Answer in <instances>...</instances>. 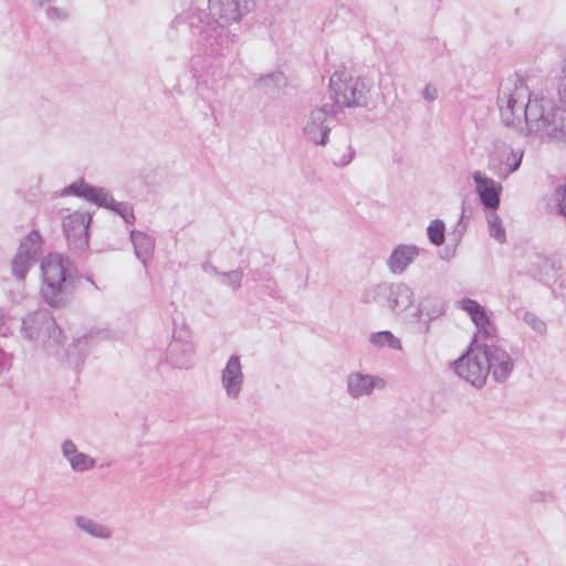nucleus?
Wrapping results in <instances>:
<instances>
[{"mask_svg": "<svg viewBox=\"0 0 566 566\" xmlns=\"http://www.w3.org/2000/svg\"><path fill=\"white\" fill-rule=\"evenodd\" d=\"M453 366L459 377L472 386L482 387L490 371L497 380L505 379L512 371L513 361L505 350L496 346L480 345L474 339Z\"/></svg>", "mask_w": 566, "mask_h": 566, "instance_id": "obj_1", "label": "nucleus"}, {"mask_svg": "<svg viewBox=\"0 0 566 566\" xmlns=\"http://www.w3.org/2000/svg\"><path fill=\"white\" fill-rule=\"evenodd\" d=\"M530 90L522 78H511L502 87L501 116L507 126H513L523 118L527 119Z\"/></svg>", "mask_w": 566, "mask_h": 566, "instance_id": "obj_2", "label": "nucleus"}, {"mask_svg": "<svg viewBox=\"0 0 566 566\" xmlns=\"http://www.w3.org/2000/svg\"><path fill=\"white\" fill-rule=\"evenodd\" d=\"M329 88L336 105L350 107L359 103L364 84L352 71L344 69L333 73L329 80Z\"/></svg>", "mask_w": 566, "mask_h": 566, "instance_id": "obj_3", "label": "nucleus"}, {"mask_svg": "<svg viewBox=\"0 0 566 566\" xmlns=\"http://www.w3.org/2000/svg\"><path fill=\"white\" fill-rule=\"evenodd\" d=\"M42 293L50 304L60 303V294L65 284L66 268L59 255H49L42 262Z\"/></svg>", "mask_w": 566, "mask_h": 566, "instance_id": "obj_4", "label": "nucleus"}, {"mask_svg": "<svg viewBox=\"0 0 566 566\" xmlns=\"http://www.w3.org/2000/svg\"><path fill=\"white\" fill-rule=\"evenodd\" d=\"M90 214L75 211L63 221L65 237L70 244L75 248L85 249L88 245Z\"/></svg>", "mask_w": 566, "mask_h": 566, "instance_id": "obj_5", "label": "nucleus"}, {"mask_svg": "<svg viewBox=\"0 0 566 566\" xmlns=\"http://www.w3.org/2000/svg\"><path fill=\"white\" fill-rule=\"evenodd\" d=\"M461 308L470 315L479 332H481L486 338L495 336V327L490 322L485 310L478 302L464 298L461 301Z\"/></svg>", "mask_w": 566, "mask_h": 566, "instance_id": "obj_6", "label": "nucleus"}, {"mask_svg": "<svg viewBox=\"0 0 566 566\" xmlns=\"http://www.w3.org/2000/svg\"><path fill=\"white\" fill-rule=\"evenodd\" d=\"M473 179L476 182V191L484 207L496 209L500 206L501 185L490 178L483 177L480 172H475Z\"/></svg>", "mask_w": 566, "mask_h": 566, "instance_id": "obj_7", "label": "nucleus"}, {"mask_svg": "<svg viewBox=\"0 0 566 566\" xmlns=\"http://www.w3.org/2000/svg\"><path fill=\"white\" fill-rule=\"evenodd\" d=\"M385 386V381L377 377L355 374L349 377L348 389L353 396L368 395L373 388Z\"/></svg>", "mask_w": 566, "mask_h": 566, "instance_id": "obj_8", "label": "nucleus"}, {"mask_svg": "<svg viewBox=\"0 0 566 566\" xmlns=\"http://www.w3.org/2000/svg\"><path fill=\"white\" fill-rule=\"evenodd\" d=\"M242 375L239 358L231 357L223 371V384L229 395H238Z\"/></svg>", "mask_w": 566, "mask_h": 566, "instance_id": "obj_9", "label": "nucleus"}, {"mask_svg": "<svg viewBox=\"0 0 566 566\" xmlns=\"http://www.w3.org/2000/svg\"><path fill=\"white\" fill-rule=\"evenodd\" d=\"M417 255L418 250L415 247H399L392 252L389 265L394 272H401Z\"/></svg>", "mask_w": 566, "mask_h": 566, "instance_id": "obj_10", "label": "nucleus"}, {"mask_svg": "<svg viewBox=\"0 0 566 566\" xmlns=\"http://www.w3.org/2000/svg\"><path fill=\"white\" fill-rule=\"evenodd\" d=\"M67 192L83 197L97 205H105L108 199L107 195L103 190L93 188L84 182L73 184L69 188Z\"/></svg>", "mask_w": 566, "mask_h": 566, "instance_id": "obj_11", "label": "nucleus"}, {"mask_svg": "<svg viewBox=\"0 0 566 566\" xmlns=\"http://www.w3.org/2000/svg\"><path fill=\"white\" fill-rule=\"evenodd\" d=\"M64 454L69 458L73 469L83 471L93 467L94 461L83 453H78L72 442H65L63 446Z\"/></svg>", "mask_w": 566, "mask_h": 566, "instance_id": "obj_12", "label": "nucleus"}, {"mask_svg": "<svg viewBox=\"0 0 566 566\" xmlns=\"http://www.w3.org/2000/svg\"><path fill=\"white\" fill-rule=\"evenodd\" d=\"M370 342L378 347H388L391 349L400 348V340L388 331L373 334Z\"/></svg>", "mask_w": 566, "mask_h": 566, "instance_id": "obj_13", "label": "nucleus"}, {"mask_svg": "<svg viewBox=\"0 0 566 566\" xmlns=\"http://www.w3.org/2000/svg\"><path fill=\"white\" fill-rule=\"evenodd\" d=\"M430 241L436 245H441L444 241V224L439 220L432 221L428 227Z\"/></svg>", "mask_w": 566, "mask_h": 566, "instance_id": "obj_14", "label": "nucleus"}, {"mask_svg": "<svg viewBox=\"0 0 566 566\" xmlns=\"http://www.w3.org/2000/svg\"><path fill=\"white\" fill-rule=\"evenodd\" d=\"M31 265L29 254H19L13 261V272L19 279H23Z\"/></svg>", "mask_w": 566, "mask_h": 566, "instance_id": "obj_15", "label": "nucleus"}, {"mask_svg": "<svg viewBox=\"0 0 566 566\" xmlns=\"http://www.w3.org/2000/svg\"><path fill=\"white\" fill-rule=\"evenodd\" d=\"M554 199L557 211L566 218V181L555 189Z\"/></svg>", "mask_w": 566, "mask_h": 566, "instance_id": "obj_16", "label": "nucleus"}, {"mask_svg": "<svg viewBox=\"0 0 566 566\" xmlns=\"http://www.w3.org/2000/svg\"><path fill=\"white\" fill-rule=\"evenodd\" d=\"M489 228H490V231H491V234L499 241V242H503L505 240V231L504 229L502 228V224H501V220L499 218V216L496 214H493L490 219H489Z\"/></svg>", "mask_w": 566, "mask_h": 566, "instance_id": "obj_17", "label": "nucleus"}, {"mask_svg": "<svg viewBox=\"0 0 566 566\" xmlns=\"http://www.w3.org/2000/svg\"><path fill=\"white\" fill-rule=\"evenodd\" d=\"M521 159H522V155H516L513 153L507 155V160L512 161V164L510 165L509 172L514 171L520 166Z\"/></svg>", "mask_w": 566, "mask_h": 566, "instance_id": "obj_18", "label": "nucleus"}, {"mask_svg": "<svg viewBox=\"0 0 566 566\" xmlns=\"http://www.w3.org/2000/svg\"><path fill=\"white\" fill-rule=\"evenodd\" d=\"M563 72L565 73V75L560 78L558 91L560 99L566 104V63Z\"/></svg>", "mask_w": 566, "mask_h": 566, "instance_id": "obj_19", "label": "nucleus"}, {"mask_svg": "<svg viewBox=\"0 0 566 566\" xmlns=\"http://www.w3.org/2000/svg\"><path fill=\"white\" fill-rule=\"evenodd\" d=\"M424 96L428 98V99H433L436 97V90L432 88V87H426L424 90Z\"/></svg>", "mask_w": 566, "mask_h": 566, "instance_id": "obj_20", "label": "nucleus"}, {"mask_svg": "<svg viewBox=\"0 0 566 566\" xmlns=\"http://www.w3.org/2000/svg\"><path fill=\"white\" fill-rule=\"evenodd\" d=\"M3 324V316L0 314V327L2 326Z\"/></svg>", "mask_w": 566, "mask_h": 566, "instance_id": "obj_21", "label": "nucleus"}]
</instances>
